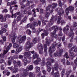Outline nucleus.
<instances>
[{
    "label": "nucleus",
    "mask_w": 77,
    "mask_h": 77,
    "mask_svg": "<svg viewBox=\"0 0 77 77\" xmlns=\"http://www.w3.org/2000/svg\"><path fill=\"white\" fill-rule=\"evenodd\" d=\"M33 68V66L31 65L30 66H28L26 68V70L25 69H24L23 70V73H22L20 75V77H25L26 75H28L29 73L27 71H31L32 70Z\"/></svg>",
    "instance_id": "obj_1"
},
{
    "label": "nucleus",
    "mask_w": 77,
    "mask_h": 77,
    "mask_svg": "<svg viewBox=\"0 0 77 77\" xmlns=\"http://www.w3.org/2000/svg\"><path fill=\"white\" fill-rule=\"evenodd\" d=\"M54 67L52 68L53 71L51 73V74L52 75H53L54 73V71H57V72H56L54 74V77H59V71L57 70V68H58V64L57 63H55V64L54 66Z\"/></svg>",
    "instance_id": "obj_2"
},
{
    "label": "nucleus",
    "mask_w": 77,
    "mask_h": 77,
    "mask_svg": "<svg viewBox=\"0 0 77 77\" xmlns=\"http://www.w3.org/2000/svg\"><path fill=\"white\" fill-rule=\"evenodd\" d=\"M34 26H38V23L36 22H33L32 23H31V24L30 23H29L27 25V27H30V28L32 30V31L34 33H35L36 32V29H35V27Z\"/></svg>",
    "instance_id": "obj_3"
},
{
    "label": "nucleus",
    "mask_w": 77,
    "mask_h": 77,
    "mask_svg": "<svg viewBox=\"0 0 77 77\" xmlns=\"http://www.w3.org/2000/svg\"><path fill=\"white\" fill-rule=\"evenodd\" d=\"M56 47V43H54L53 45H52V48L51 47H50L49 48V52L50 56L52 57L53 54H52V52L54 51V48Z\"/></svg>",
    "instance_id": "obj_4"
},
{
    "label": "nucleus",
    "mask_w": 77,
    "mask_h": 77,
    "mask_svg": "<svg viewBox=\"0 0 77 77\" xmlns=\"http://www.w3.org/2000/svg\"><path fill=\"white\" fill-rule=\"evenodd\" d=\"M17 39L19 40V43L21 44L23 41L26 40V36L25 35L20 36V38H18Z\"/></svg>",
    "instance_id": "obj_5"
},
{
    "label": "nucleus",
    "mask_w": 77,
    "mask_h": 77,
    "mask_svg": "<svg viewBox=\"0 0 77 77\" xmlns=\"http://www.w3.org/2000/svg\"><path fill=\"white\" fill-rule=\"evenodd\" d=\"M51 29H55V30L51 33V35H51V36H54V37L55 38V36H57V35L56 34V30H57V29H58V27H57V26H54L52 27Z\"/></svg>",
    "instance_id": "obj_6"
},
{
    "label": "nucleus",
    "mask_w": 77,
    "mask_h": 77,
    "mask_svg": "<svg viewBox=\"0 0 77 77\" xmlns=\"http://www.w3.org/2000/svg\"><path fill=\"white\" fill-rule=\"evenodd\" d=\"M10 49V48H9V46H8L6 50H4V53L2 54L1 53L0 54V57H3L5 56V55L8 53V50H9Z\"/></svg>",
    "instance_id": "obj_7"
},
{
    "label": "nucleus",
    "mask_w": 77,
    "mask_h": 77,
    "mask_svg": "<svg viewBox=\"0 0 77 77\" xmlns=\"http://www.w3.org/2000/svg\"><path fill=\"white\" fill-rule=\"evenodd\" d=\"M74 9V8L72 6H69L68 8H67L65 10V12L66 15H68L69 14V11H73Z\"/></svg>",
    "instance_id": "obj_8"
},
{
    "label": "nucleus",
    "mask_w": 77,
    "mask_h": 77,
    "mask_svg": "<svg viewBox=\"0 0 77 77\" xmlns=\"http://www.w3.org/2000/svg\"><path fill=\"white\" fill-rule=\"evenodd\" d=\"M55 20V21H56V20H57V18L56 17H56H54L52 16L49 23V24L50 25H52V24H53L54 23V20Z\"/></svg>",
    "instance_id": "obj_9"
},
{
    "label": "nucleus",
    "mask_w": 77,
    "mask_h": 77,
    "mask_svg": "<svg viewBox=\"0 0 77 77\" xmlns=\"http://www.w3.org/2000/svg\"><path fill=\"white\" fill-rule=\"evenodd\" d=\"M63 52V50L61 49L60 50L59 52H58L57 54H54V55L55 56H61V54H62V53Z\"/></svg>",
    "instance_id": "obj_10"
},
{
    "label": "nucleus",
    "mask_w": 77,
    "mask_h": 77,
    "mask_svg": "<svg viewBox=\"0 0 77 77\" xmlns=\"http://www.w3.org/2000/svg\"><path fill=\"white\" fill-rule=\"evenodd\" d=\"M14 69L12 71L13 73H16L18 71V69L17 67H18V66L16 65H14Z\"/></svg>",
    "instance_id": "obj_11"
},
{
    "label": "nucleus",
    "mask_w": 77,
    "mask_h": 77,
    "mask_svg": "<svg viewBox=\"0 0 77 77\" xmlns=\"http://www.w3.org/2000/svg\"><path fill=\"white\" fill-rule=\"evenodd\" d=\"M17 35H16V34H14L11 37V38L12 39V42H15V39L17 38Z\"/></svg>",
    "instance_id": "obj_12"
},
{
    "label": "nucleus",
    "mask_w": 77,
    "mask_h": 77,
    "mask_svg": "<svg viewBox=\"0 0 77 77\" xmlns=\"http://www.w3.org/2000/svg\"><path fill=\"white\" fill-rule=\"evenodd\" d=\"M13 63H14L15 65L16 64L17 65L19 66H21V63L20 61H16L15 60H14L13 61Z\"/></svg>",
    "instance_id": "obj_13"
},
{
    "label": "nucleus",
    "mask_w": 77,
    "mask_h": 77,
    "mask_svg": "<svg viewBox=\"0 0 77 77\" xmlns=\"http://www.w3.org/2000/svg\"><path fill=\"white\" fill-rule=\"evenodd\" d=\"M77 23L76 22H74L73 23V26H71L70 27V31L71 32H73V30H74V27H77Z\"/></svg>",
    "instance_id": "obj_14"
},
{
    "label": "nucleus",
    "mask_w": 77,
    "mask_h": 77,
    "mask_svg": "<svg viewBox=\"0 0 77 77\" xmlns=\"http://www.w3.org/2000/svg\"><path fill=\"white\" fill-rule=\"evenodd\" d=\"M41 58H38L37 60L34 62V63L35 65H38L39 63V62H41Z\"/></svg>",
    "instance_id": "obj_15"
},
{
    "label": "nucleus",
    "mask_w": 77,
    "mask_h": 77,
    "mask_svg": "<svg viewBox=\"0 0 77 77\" xmlns=\"http://www.w3.org/2000/svg\"><path fill=\"white\" fill-rule=\"evenodd\" d=\"M69 29V26L68 25H67L66 27H65L63 29V31L64 32H65L67 31H68V30Z\"/></svg>",
    "instance_id": "obj_16"
},
{
    "label": "nucleus",
    "mask_w": 77,
    "mask_h": 77,
    "mask_svg": "<svg viewBox=\"0 0 77 77\" xmlns=\"http://www.w3.org/2000/svg\"><path fill=\"white\" fill-rule=\"evenodd\" d=\"M11 13L12 14L11 17L12 18H14H14H16L17 17V14L16 13H15L14 14H13V11L12 10H10V11Z\"/></svg>",
    "instance_id": "obj_17"
},
{
    "label": "nucleus",
    "mask_w": 77,
    "mask_h": 77,
    "mask_svg": "<svg viewBox=\"0 0 77 77\" xmlns=\"http://www.w3.org/2000/svg\"><path fill=\"white\" fill-rule=\"evenodd\" d=\"M74 45L72 43H69L68 45V48H71V49L70 50H72L73 48H74Z\"/></svg>",
    "instance_id": "obj_18"
},
{
    "label": "nucleus",
    "mask_w": 77,
    "mask_h": 77,
    "mask_svg": "<svg viewBox=\"0 0 77 77\" xmlns=\"http://www.w3.org/2000/svg\"><path fill=\"white\" fill-rule=\"evenodd\" d=\"M27 17H25L20 22V24H23V23H26V21H27Z\"/></svg>",
    "instance_id": "obj_19"
},
{
    "label": "nucleus",
    "mask_w": 77,
    "mask_h": 77,
    "mask_svg": "<svg viewBox=\"0 0 77 77\" xmlns=\"http://www.w3.org/2000/svg\"><path fill=\"white\" fill-rule=\"evenodd\" d=\"M70 53L69 55L72 58V57H75V55L74 54L72 53V50H70L69 51Z\"/></svg>",
    "instance_id": "obj_20"
},
{
    "label": "nucleus",
    "mask_w": 77,
    "mask_h": 77,
    "mask_svg": "<svg viewBox=\"0 0 77 77\" xmlns=\"http://www.w3.org/2000/svg\"><path fill=\"white\" fill-rule=\"evenodd\" d=\"M31 54H30V51H27L24 54V56H26L27 57V56H30Z\"/></svg>",
    "instance_id": "obj_21"
},
{
    "label": "nucleus",
    "mask_w": 77,
    "mask_h": 77,
    "mask_svg": "<svg viewBox=\"0 0 77 77\" xmlns=\"http://www.w3.org/2000/svg\"><path fill=\"white\" fill-rule=\"evenodd\" d=\"M44 33L42 34V38L43 39L44 38V35H45V36H47L48 35V33L47 32V31L45 30L44 31Z\"/></svg>",
    "instance_id": "obj_22"
},
{
    "label": "nucleus",
    "mask_w": 77,
    "mask_h": 77,
    "mask_svg": "<svg viewBox=\"0 0 77 77\" xmlns=\"http://www.w3.org/2000/svg\"><path fill=\"white\" fill-rule=\"evenodd\" d=\"M39 56V55L37 54V53H35L33 55V58L34 59H36V58L37 59H39V57H38Z\"/></svg>",
    "instance_id": "obj_23"
},
{
    "label": "nucleus",
    "mask_w": 77,
    "mask_h": 77,
    "mask_svg": "<svg viewBox=\"0 0 77 77\" xmlns=\"http://www.w3.org/2000/svg\"><path fill=\"white\" fill-rule=\"evenodd\" d=\"M23 62L24 63V65L26 66L27 65V63H30V61H28L27 59L25 58L23 60Z\"/></svg>",
    "instance_id": "obj_24"
},
{
    "label": "nucleus",
    "mask_w": 77,
    "mask_h": 77,
    "mask_svg": "<svg viewBox=\"0 0 77 77\" xmlns=\"http://www.w3.org/2000/svg\"><path fill=\"white\" fill-rule=\"evenodd\" d=\"M64 13H65V11L63 10H60L58 12V14L60 15H61L64 14Z\"/></svg>",
    "instance_id": "obj_25"
},
{
    "label": "nucleus",
    "mask_w": 77,
    "mask_h": 77,
    "mask_svg": "<svg viewBox=\"0 0 77 77\" xmlns=\"http://www.w3.org/2000/svg\"><path fill=\"white\" fill-rule=\"evenodd\" d=\"M26 45H28V47H27V48H31V46H30V41H27L26 43Z\"/></svg>",
    "instance_id": "obj_26"
},
{
    "label": "nucleus",
    "mask_w": 77,
    "mask_h": 77,
    "mask_svg": "<svg viewBox=\"0 0 77 77\" xmlns=\"http://www.w3.org/2000/svg\"><path fill=\"white\" fill-rule=\"evenodd\" d=\"M19 47V45L17 43H14L13 44V47L14 48H18V47Z\"/></svg>",
    "instance_id": "obj_27"
},
{
    "label": "nucleus",
    "mask_w": 77,
    "mask_h": 77,
    "mask_svg": "<svg viewBox=\"0 0 77 77\" xmlns=\"http://www.w3.org/2000/svg\"><path fill=\"white\" fill-rule=\"evenodd\" d=\"M30 3H33V1H30V2L29 1H27V3L26 4V6H29V5H30Z\"/></svg>",
    "instance_id": "obj_28"
},
{
    "label": "nucleus",
    "mask_w": 77,
    "mask_h": 77,
    "mask_svg": "<svg viewBox=\"0 0 77 77\" xmlns=\"http://www.w3.org/2000/svg\"><path fill=\"white\" fill-rule=\"evenodd\" d=\"M61 17L60 16H59L58 17V21H57V23L58 24H59V23H60V20H61Z\"/></svg>",
    "instance_id": "obj_29"
},
{
    "label": "nucleus",
    "mask_w": 77,
    "mask_h": 77,
    "mask_svg": "<svg viewBox=\"0 0 77 77\" xmlns=\"http://www.w3.org/2000/svg\"><path fill=\"white\" fill-rule=\"evenodd\" d=\"M21 20V16H19L17 17V21H20Z\"/></svg>",
    "instance_id": "obj_30"
},
{
    "label": "nucleus",
    "mask_w": 77,
    "mask_h": 77,
    "mask_svg": "<svg viewBox=\"0 0 77 77\" xmlns=\"http://www.w3.org/2000/svg\"><path fill=\"white\" fill-rule=\"evenodd\" d=\"M35 69L36 72H38L39 71H40V68L39 67L36 66Z\"/></svg>",
    "instance_id": "obj_31"
},
{
    "label": "nucleus",
    "mask_w": 77,
    "mask_h": 77,
    "mask_svg": "<svg viewBox=\"0 0 77 77\" xmlns=\"http://www.w3.org/2000/svg\"><path fill=\"white\" fill-rule=\"evenodd\" d=\"M51 6V5H48V7L46 8V11H50V9Z\"/></svg>",
    "instance_id": "obj_32"
},
{
    "label": "nucleus",
    "mask_w": 77,
    "mask_h": 77,
    "mask_svg": "<svg viewBox=\"0 0 77 77\" xmlns=\"http://www.w3.org/2000/svg\"><path fill=\"white\" fill-rule=\"evenodd\" d=\"M57 6V4L56 3H53L52 5V7L53 9H54L56 6Z\"/></svg>",
    "instance_id": "obj_33"
},
{
    "label": "nucleus",
    "mask_w": 77,
    "mask_h": 77,
    "mask_svg": "<svg viewBox=\"0 0 77 77\" xmlns=\"http://www.w3.org/2000/svg\"><path fill=\"white\" fill-rule=\"evenodd\" d=\"M65 69H63L61 72L62 77H63V76L64 74H65Z\"/></svg>",
    "instance_id": "obj_34"
},
{
    "label": "nucleus",
    "mask_w": 77,
    "mask_h": 77,
    "mask_svg": "<svg viewBox=\"0 0 77 77\" xmlns=\"http://www.w3.org/2000/svg\"><path fill=\"white\" fill-rule=\"evenodd\" d=\"M64 56L66 57V59H68V58H69V56H68V54L67 52H66Z\"/></svg>",
    "instance_id": "obj_35"
},
{
    "label": "nucleus",
    "mask_w": 77,
    "mask_h": 77,
    "mask_svg": "<svg viewBox=\"0 0 77 77\" xmlns=\"http://www.w3.org/2000/svg\"><path fill=\"white\" fill-rule=\"evenodd\" d=\"M49 15H50V13L46 12L45 14V17L46 18H48V17H49Z\"/></svg>",
    "instance_id": "obj_36"
},
{
    "label": "nucleus",
    "mask_w": 77,
    "mask_h": 77,
    "mask_svg": "<svg viewBox=\"0 0 77 77\" xmlns=\"http://www.w3.org/2000/svg\"><path fill=\"white\" fill-rule=\"evenodd\" d=\"M46 43L47 44H48V45H49L48 44H49L51 42L50 40H48V38H46Z\"/></svg>",
    "instance_id": "obj_37"
},
{
    "label": "nucleus",
    "mask_w": 77,
    "mask_h": 77,
    "mask_svg": "<svg viewBox=\"0 0 77 77\" xmlns=\"http://www.w3.org/2000/svg\"><path fill=\"white\" fill-rule=\"evenodd\" d=\"M51 62H48L46 63V65L47 66H48V67H49V66H51Z\"/></svg>",
    "instance_id": "obj_38"
},
{
    "label": "nucleus",
    "mask_w": 77,
    "mask_h": 77,
    "mask_svg": "<svg viewBox=\"0 0 77 77\" xmlns=\"http://www.w3.org/2000/svg\"><path fill=\"white\" fill-rule=\"evenodd\" d=\"M44 51L45 52L47 50V45L45 44L44 45Z\"/></svg>",
    "instance_id": "obj_39"
},
{
    "label": "nucleus",
    "mask_w": 77,
    "mask_h": 77,
    "mask_svg": "<svg viewBox=\"0 0 77 77\" xmlns=\"http://www.w3.org/2000/svg\"><path fill=\"white\" fill-rule=\"evenodd\" d=\"M26 32L27 33H29V35H30V34L32 33V31H31L29 29H27L26 31Z\"/></svg>",
    "instance_id": "obj_40"
},
{
    "label": "nucleus",
    "mask_w": 77,
    "mask_h": 77,
    "mask_svg": "<svg viewBox=\"0 0 77 77\" xmlns=\"http://www.w3.org/2000/svg\"><path fill=\"white\" fill-rule=\"evenodd\" d=\"M1 29L2 30V32L5 33L6 32V29L5 28L2 27Z\"/></svg>",
    "instance_id": "obj_41"
},
{
    "label": "nucleus",
    "mask_w": 77,
    "mask_h": 77,
    "mask_svg": "<svg viewBox=\"0 0 77 77\" xmlns=\"http://www.w3.org/2000/svg\"><path fill=\"white\" fill-rule=\"evenodd\" d=\"M58 2L59 6L61 7L62 6V2H61V1H60V0H59Z\"/></svg>",
    "instance_id": "obj_42"
},
{
    "label": "nucleus",
    "mask_w": 77,
    "mask_h": 77,
    "mask_svg": "<svg viewBox=\"0 0 77 77\" xmlns=\"http://www.w3.org/2000/svg\"><path fill=\"white\" fill-rule=\"evenodd\" d=\"M19 51V52H20V51H21V50H22L23 49V47H20L18 48L17 49Z\"/></svg>",
    "instance_id": "obj_43"
},
{
    "label": "nucleus",
    "mask_w": 77,
    "mask_h": 77,
    "mask_svg": "<svg viewBox=\"0 0 77 77\" xmlns=\"http://www.w3.org/2000/svg\"><path fill=\"white\" fill-rule=\"evenodd\" d=\"M11 5H16V4H17L16 2H15V1H13V2H11Z\"/></svg>",
    "instance_id": "obj_44"
},
{
    "label": "nucleus",
    "mask_w": 77,
    "mask_h": 77,
    "mask_svg": "<svg viewBox=\"0 0 77 77\" xmlns=\"http://www.w3.org/2000/svg\"><path fill=\"white\" fill-rule=\"evenodd\" d=\"M73 36H74V32H72L71 33L70 32L69 36H70V37H72Z\"/></svg>",
    "instance_id": "obj_45"
},
{
    "label": "nucleus",
    "mask_w": 77,
    "mask_h": 77,
    "mask_svg": "<svg viewBox=\"0 0 77 77\" xmlns=\"http://www.w3.org/2000/svg\"><path fill=\"white\" fill-rule=\"evenodd\" d=\"M61 62L63 63V64H65V59H63L61 60Z\"/></svg>",
    "instance_id": "obj_46"
},
{
    "label": "nucleus",
    "mask_w": 77,
    "mask_h": 77,
    "mask_svg": "<svg viewBox=\"0 0 77 77\" xmlns=\"http://www.w3.org/2000/svg\"><path fill=\"white\" fill-rule=\"evenodd\" d=\"M15 7H18V5H15L13 7H10V9L11 10L12 9V8H14V9H15Z\"/></svg>",
    "instance_id": "obj_47"
},
{
    "label": "nucleus",
    "mask_w": 77,
    "mask_h": 77,
    "mask_svg": "<svg viewBox=\"0 0 77 77\" xmlns=\"http://www.w3.org/2000/svg\"><path fill=\"white\" fill-rule=\"evenodd\" d=\"M23 57V56L22 55H20L19 56V59H22Z\"/></svg>",
    "instance_id": "obj_48"
},
{
    "label": "nucleus",
    "mask_w": 77,
    "mask_h": 77,
    "mask_svg": "<svg viewBox=\"0 0 77 77\" xmlns=\"http://www.w3.org/2000/svg\"><path fill=\"white\" fill-rule=\"evenodd\" d=\"M13 59L14 58H13V57H10L8 58L9 60L10 61H12V60H13Z\"/></svg>",
    "instance_id": "obj_49"
},
{
    "label": "nucleus",
    "mask_w": 77,
    "mask_h": 77,
    "mask_svg": "<svg viewBox=\"0 0 77 77\" xmlns=\"http://www.w3.org/2000/svg\"><path fill=\"white\" fill-rule=\"evenodd\" d=\"M33 73L32 72H30L29 73V77H32V76H33Z\"/></svg>",
    "instance_id": "obj_50"
},
{
    "label": "nucleus",
    "mask_w": 77,
    "mask_h": 77,
    "mask_svg": "<svg viewBox=\"0 0 77 77\" xmlns=\"http://www.w3.org/2000/svg\"><path fill=\"white\" fill-rule=\"evenodd\" d=\"M15 23H16V20L15 19L14 20L13 23H12L13 26H14V25L15 24Z\"/></svg>",
    "instance_id": "obj_51"
},
{
    "label": "nucleus",
    "mask_w": 77,
    "mask_h": 77,
    "mask_svg": "<svg viewBox=\"0 0 77 77\" xmlns=\"http://www.w3.org/2000/svg\"><path fill=\"white\" fill-rule=\"evenodd\" d=\"M3 62H4V60H3V59L1 58L0 59V63H3Z\"/></svg>",
    "instance_id": "obj_52"
},
{
    "label": "nucleus",
    "mask_w": 77,
    "mask_h": 77,
    "mask_svg": "<svg viewBox=\"0 0 77 77\" xmlns=\"http://www.w3.org/2000/svg\"><path fill=\"white\" fill-rule=\"evenodd\" d=\"M45 62L44 61H43L41 63V65L42 66H44V65H45Z\"/></svg>",
    "instance_id": "obj_53"
},
{
    "label": "nucleus",
    "mask_w": 77,
    "mask_h": 77,
    "mask_svg": "<svg viewBox=\"0 0 77 77\" xmlns=\"http://www.w3.org/2000/svg\"><path fill=\"white\" fill-rule=\"evenodd\" d=\"M32 42L33 43H34V44H36V43L37 42L36 40V38H35L33 40Z\"/></svg>",
    "instance_id": "obj_54"
},
{
    "label": "nucleus",
    "mask_w": 77,
    "mask_h": 77,
    "mask_svg": "<svg viewBox=\"0 0 77 77\" xmlns=\"http://www.w3.org/2000/svg\"><path fill=\"white\" fill-rule=\"evenodd\" d=\"M57 48H59L60 47V45H61V44H60V43H58L57 44Z\"/></svg>",
    "instance_id": "obj_55"
},
{
    "label": "nucleus",
    "mask_w": 77,
    "mask_h": 77,
    "mask_svg": "<svg viewBox=\"0 0 77 77\" xmlns=\"http://www.w3.org/2000/svg\"><path fill=\"white\" fill-rule=\"evenodd\" d=\"M8 65H11V61L8 60Z\"/></svg>",
    "instance_id": "obj_56"
},
{
    "label": "nucleus",
    "mask_w": 77,
    "mask_h": 77,
    "mask_svg": "<svg viewBox=\"0 0 77 77\" xmlns=\"http://www.w3.org/2000/svg\"><path fill=\"white\" fill-rule=\"evenodd\" d=\"M20 52H19V51L18 50H17V49L15 51V53L16 54H18V53H20Z\"/></svg>",
    "instance_id": "obj_57"
},
{
    "label": "nucleus",
    "mask_w": 77,
    "mask_h": 77,
    "mask_svg": "<svg viewBox=\"0 0 77 77\" xmlns=\"http://www.w3.org/2000/svg\"><path fill=\"white\" fill-rule=\"evenodd\" d=\"M65 21H64L63 20H62L61 22V24H65Z\"/></svg>",
    "instance_id": "obj_58"
},
{
    "label": "nucleus",
    "mask_w": 77,
    "mask_h": 77,
    "mask_svg": "<svg viewBox=\"0 0 77 77\" xmlns=\"http://www.w3.org/2000/svg\"><path fill=\"white\" fill-rule=\"evenodd\" d=\"M51 70V67H48V68L47 71L48 72H50Z\"/></svg>",
    "instance_id": "obj_59"
},
{
    "label": "nucleus",
    "mask_w": 77,
    "mask_h": 77,
    "mask_svg": "<svg viewBox=\"0 0 77 77\" xmlns=\"http://www.w3.org/2000/svg\"><path fill=\"white\" fill-rule=\"evenodd\" d=\"M74 51H75V52L77 51V48H75V46H74V47L73 48V49H74Z\"/></svg>",
    "instance_id": "obj_60"
},
{
    "label": "nucleus",
    "mask_w": 77,
    "mask_h": 77,
    "mask_svg": "<svg viewBox=\"0 0 77 77\" xmlns=\"http://www.w3.org/2000/svg\"><path fill=\"white\" fill-rule=\"evenodd\" d=\"M8 10H7V9H5L4 10H3L2 11V12H8Z\"/></svg>",
    "instance_id": "obj_61"
},
{
    "label": "nucleus",
    "mask_w": 77,
    "mask_h": 77,
    "mask_svg": "<svg viewBox=\"0 0 77 77\" xmlns=\"http://www.w3.org/2000/svg\"><path fill=\"white\" fill-rule=\"evenodd\" d=\"M58 35L59 36H62V32L61 31L59 32Z\"/></svg>",
    "instance_id": "obj_62"
},
{
    "label": "nucleus",
    "mask_w": 77,
    "mask_h": 77,
    "mask_svg": "<svg viewBox=\"0 0 77 77\" xmlns=\"http://www.w3.org/2000/svg\"><path fill=\"white\" fill-rule=\"evenodd\" d=\"M2 20H1V21L3 22V21H6V18H3L2 19Z\"/></svg>",
    "instance_id": "obj_63"
},
{
    "label": "nucleus",
    "mask_w": 77,
    "mask_h": 77,
    "mask_svg": "<svg viewBox=\"0 0 77 77\" xmlns=\"http://www.w3.org/2000/svg\"><path fill=\"white\" fill-rule=\"evenodd\" d=\"M74 63L76 65H77V57L76 58V59L75 60Z\"/></svg>",
    "instance_id": "obj_64"
}]
</instances>
